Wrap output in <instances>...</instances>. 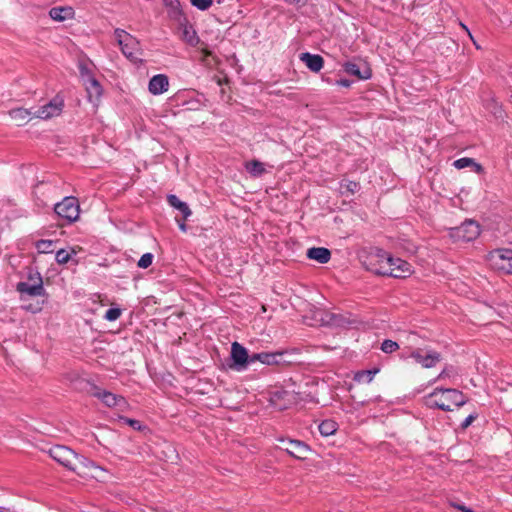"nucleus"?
<instances>
[{
    "instance_id": "nucleus-36",
    "label": "nucleus",
    "mask_w": 512,
    "mask_h": 512,
    "mask_svg": "<svg viewBox=\"0 0 512 512\" xmlns=\"http://www.w3.org/2000/svg\"><path fill=\"white\" fill-rule=\"evenodd\" d=\"M47 186H49V187L51 186V185L49 184V182H47V181H39V182L34 186V193H35L36 195H38V194H43V193H44V190H45V188H46Z\"/></svg>"
},
{
    "instance_id": "nucleus-47",
    "label": "nucleus",
    "mask_w": 512,
    "mask_h": 512,
    "mask_svg": "<svg viewBox=\"0 0 512 512\" xmlns=\"http://www.w3.org/2000/svg\"><path fill=\"white\" fill-rule=\"evenodd\" d=\"M462 27L467 31V33L469 34V37L471 38V40L473 41L474 45L478 44V41H475L472 34L470 33V31L468 30V28L462 24Z\"/></svg>"
},
{
    "instance_id": "nucleus-21",
    "label": "nucleus",
    "mask_w": 512,
    "mask_h": 512,
    "mask_svg": "<svg viewBox=\"0 0 512 512\" xmlns=\"http://www.w3.org/2000/svg\"><path fill=\"white\" fill-rule=\"evenodd\" d=\"M167 202L170 206L181 212L184 220L191 216L192 211L186 202L181 201L176 195L170 194L167 196Z\"/></svg>"
},
{
    "instance_id": "nucleus-7",
    "label": "nucleus",
    "mask_w": 512,
    "mask_h": 512,
    "mask_svg": "<svg viewBox=\"0 0 512 512\" xmlns=\"http://www.w3.org/2000/svg\"><path fill=\"white\" fill-rule=\"evenodd\" d=\"M54 211L59 217L72 223L79 217L80 207L78 199L73 196L65 197L61 202L55 204Z\"/></svg>"
},
{
    "instance_id": "nucleus-22",
    "label": "nucleus",
    "mask_w": 512,
    "mask_h": 512,
    "mask_svg": "<svg viewBox=\"0 0 512 512\" xmlns=\"http://www.w3.org/2000/svg\"><path fill=\"white\" fill-rule=\"evenodd\" d=\"M50 17L55 21H64L74 16V10L69 7H53L49 11Z\"/></svg>"
},
{
    "instance_id": "nucleus-31",
    "label": "nucleus",
    "mask_w": 512,
    "mask_h": 512,
    "mask_svg": "<svg viewBox=\"0 0 512 512\" xmlns=\"http://www.w3.org/2000/svg\"><path fill=\"white\" fill-rule=\"evenodd\" d=\"M153 258L154 256L152 253L143 254L137 263L138 267L142 269L148 268L152 264Z\"/></svg>"
},
{
    "instance_id": "nucleus-44",
    "label": "nucleus",
    "mask_w": 512,
    "mask_h": 512,
    "mask_svg": "<svg viewBox=\"0 0 512 512\" xmlns=\"http://www.w3.org/2000/svg\"><path fill=\"white\" fill-rule=\"evenodd\" d=\"M176 221L178 223V226H179V229L182 231V232H186L187 231V226L185 224V220L184 218L182 220H179L176 218Z\"/></svg>"
},
{
    "instance_id": "nucleus-8",
    "label": "nucleus",
    "mask_w": 512,
    "mask_h": 512,
    "mask_svg": "<svg viewBox=\"0 0 512 512\" xmlns=\"http://www.w3.org/2000/svg\"><path fill=\"white\" fill-rule=\"evenodd\" d=\"M488 259L493 268L512 273V249H495L489 253Z\"/></svg>"
},
{
    "instance_id": "nucleus-17",
    "label": "nucleus",
    "mask_w": 512,
    "mask_h": 512,
    "mask_svg": "<svg viewBox=\"0 0 512 512\" xmlns=\"http://www.w3.org/2000/svg\"><path fill=\"white\" fill-rule=\"evenodd\" d=\"M99 399H101L108 407H123L126 405L124 397L118 396L108 391H101L95 393Z\"/></svg>"
},
{
    "instance_id": "nucleus-33",
    "label": "nucleus",
    "mask_w": 512,
    "mask_h": 512,
    "mask_svg": "<svg viewBox=\"0 0 512 512\" xmlns=\"http://www.w3.org/2000/svg\"><path fill=\"white\" fill-rule=\"evenodd\" d=\"M472 164H474V159L464 157V158H460V159H457L456 161H454L453 165L457 169H463L466 167H471Z\"/></svg>"
},
{
    "instance_id": "nucleus-28",
    "label": "nucleus",
    "mask_w": 512,
    "mask_h": 512,
    "mask_svg": "<svg viewBox=\"0 0 512 512\" xmlns=\"http://www.w3.org/2000/svg\"><path fill=\"white\" fill-rule=\"evenodd\" d=\"M378 370H363L355 375V380L358 382L370 383Z\"/></svg>"
},
{
    "instance_id": "nucleus-37",
    "label": "nucleus",
    "mask_w": 512,
    "mask_h": 512,
    "mask_svg": "<svg viewBox=\"0 0 512 512\" xmlns=\"http://www.w3.org/2000/svg\"><path fill=\"white\" fill-rule=\"evenodd\" d=\"M121 420L124 421L126 424H128L135 430H139L141 428V424L138 420L130 419L127 417H121Z\"/></svg>"
},
{
    "instance_id": "nucleus-35",
    "label": "nucleus",
    "mask_w": 512,
    "mask_h": 512,
    "mask_svg": "<svg viewBox=\"0 0 512 512\" xmlns=\"http://www.w3.org/2000/svg\"><path fill=\"white\" fill-rule=\"evenodd\" d=\"M120 315H121V309H119V308H109L106 311L104 318L107 321H115V320H117L120 317Z\"/></svg>"
},
{
    "instance_id": "nucleus-26",
    "label": "nucleus",
    "mask_w": 512,
    "mask_h": 512,
    "mask_svg": "<svg viewBox=\"0 0 512 512\" xmlns=\"http://www.w3.org/2000/svg\"><path fill=\"white\" fill-rule=\"evenodd\" d=\"M319 432L323 436H330L337 431V423L333 420H324L318 426Z\"/></svg>"
},
{
    "instance_id": "nucleus-3",
    "label": "nucleus",
    "mask_w": 512,
    "mask_h": 512,
    "mask_svg": "<svg viewBox=\"0 0 512 512\" xmlns=\"http://www.w3.org/2000/svg\"><path fill=\"white\" fill-rule=\"evenodd\" d=\"M115 39L123 55L133 63L141 62L142 49L137 38L122 29H115Z\"/></svg>"
},
{
    "instance_id": "nucleus-18",
    "label": "nucleus",
    "mask_w": 512,
    "mask_h": 512,
    "mask_svg": "<svg viewBox=\"0 0 512 512\" xmlns=\"http://www.w3.org/2000/svg\"><path fill=\"white\" fill-rule=\"evenodd\" d=\"M306 256L318 263L326 264L331 259V252L325 247H312L307 250Z\"/></svg>"
},
{
    "instance_id": "nucleus-24",
    "label": "nucleus",
    "mask_w": 512,
    "mask_h": 512,
    "mask_svg": "<svg viewBox=\"0 0 512 512\" xmlns=\"http://www.w3.org/2000/svg\"><path fill=\"white\" fill-rule=\"evenodd\" d=\"M85 85L89 100H98L102 94V87L96 78H89V81H85Z\"/></svg>"
},
{
    "instance_id": "nucleus-38",
    "label": "nucleus",
    "mask_w": 512,
    "mask_h": 512,
    "mask_svg": "<svg viewBox=\"0 0 512 512\" xmlns=\"http://www.w3.org/2000/svg\"><path fill=\"white\" fill-rule=\"evenodd\" d=\"M477 418V415H469L462 423H461V428L462 429H466L468 428L472 422Z\"/></svg>"
},
{
    "instance_id": "nucleus-25",
    "label": "nucleus",
    "mask_w": 512,
    "mask_h": 512,
    "mask_svg": "<svg viewBox=\"0 0 512 512\" xmlns=\"http://www.w3.org/2000/svg\"><path fill=\"white\" fill-rule=\"evenodd\" d=\"M246 170L253 176L259 177L265 173V168L262 162L258 160H252L245 164Z\"/></svg>"
},
{
    "instance_id": "nucleus-49",
    "label": "nucleus",
    "mask_w": 512,
    "mask_h": 512,
    "mask_svg": "<svg viewBox=\"0 0 512 512\" xmlns=\"http://www.w3.org/2000/svg\"><path fill=\"white\" fill-rule=\"evenodd\" d=\"M500 20H501V22H503V23H511V20H510V19H506V20H502V19H500Z\"/></svg>"
},
{
    "instance_id": "nucleus-32",
    "label": "nucleus",
    "mask_w": 512,
    "mask_h": 512,
    "mask_svg": "<svg viewBox=\"0 0 512 512\" xmlns=\"http://www.w3.org/2000/svg\"><path fill=\"white\" fill-rule=\"evenodd\" d=\"M71 258V254L64 249H60L56 252V262L58 264H66Z\"/></svg>"
},
{
    "instance_id": "nucleus-46",
    "label": "nucleus",
    "mask_w": 512,
    "mask_h": 512,
    "mask_svg": "<svg viewBox=\"0 0 512 512\" xmlns=\"http://www.w3.org/2000/svg\"><path fill=\"white\" fill-rule=\"evenodd\" d=\"M5 205L10 206V207L13 208L14 206H16V203H15L14 199L8 198V199L5 200Z\"/></svg>"
},
{
    "instance_id": "nucleus-27",
    "label": "nucleus",
    "mask_w": 512,
    "mask_h": 512,
    "mask_svg": "<svg viewBox=\"0 0 512 512\" xmlns=\"http://www.w3.org/2000/svg\"><path fill=\"white\" fill-rule=\"evenodd\" d=\"M56 241L53 240H38L35 247L39 253H52L55 248Z\"/></svg>"
},
{
    "instance_id": "nucleus-15",
    "label": "nucleus",
    "mask_w": 512,
    "mask_h": 512,
    "mask_svg": "<svg viewBox=\"0 0 512 512\" xmlns=\"http://www.w3.org/2000/svg\"><path fill=\"white\" fill-rule=\"evenodd\" d=\"M169 80L164 74H157L153 76L148 85L149 92L153 95H159L168 90Z\"/></svg>"
},
{
    "instance_id": "nucleus-45",
    "label": "nucleus",
    "mask_w": 512,
    "mask_h": 512,
    "mask_svg": "<svg viewBox=\"0 0 512 512\" xmlns=\"http://www.w3.org/2000/svg\"><path fill=\"white\" fill-rule=\"evenodd\" d=\"M18 216H20L18 211L17 210H12L10 215L7 213L6 218L7 219H11V218H16Z\"/></svg>"
},
{
    "instance_id": "nucleus-29",
    "label": "nucleus",
    "mask_w": 512,
    "mask_h": 512,
    "mask_svg": "<svg viewBox=\"0 0 512 512\" xmlns=\"http://www.w3.org/2000/svg\"><path fill=\"white\" fill-rule=\"evenodd\" d=\"M398 349H399L398 343L393 340H390V339L384 340L381 344V350L387 354L393 353Z\"/></svg>"
},
{
    "instance_id": "nucleus-23",
    "label": "nucleus",
    "mask_w": 512,
    "mask_h": 512,
    "mask_svg": "<svg viewBox=\"0 0 512 512\" xmlns=\"http://www.w3.org/2000/svg\"><path fill=\"white\" fill-rule=\"evenodd\" d=\"M11 119L17 126H22L31 120V113L24 108H16L9 112Z\"/></svg>"
},
{
    "instance_id": "nucleus-43",
    "label": "nucleus",
    "mask_w": 512,
    "mask_h": 512,
    "mask_svg": "<svg viewBox=\"0 0 512 512\" xmlns=\"http://www.w3.org/2000/svg\"><path fill=\"white\" fill-rule=\"evenodd\" d=\"M337 84L339 86L348 88V87L351 86L352 82L350 80H348V79H340V80L337 81Z\"/></svg>"
},
{
    "instance_id": "nucleus-50",
    "label": "nucleus",
    "mask_w": 512,
    "mask_h": 512,
    "mask_svg": "<svg viewBox=\"0 0 512 512\" xmlns=\"http://www.w3.org/2000/svg\"><path fill=\"white\" fill-rule=\"evenodd\" d=\"M40 307H37L35 310H32L33 312H37V311H40Z\"/></svg>"
},
{
    "instance_id": "nucleus-5",
    "label": "nucleus",
    "mask_w": 512,
    "mask_h": 512,
    "mask_svg": "<svg viewBox=\"0 0 512 512\" xmlns=\"http://www.w3.org/2000/svg\"><path fill=\"white\" fill-rule=\"evenodd\" d=\"M480 232V225L476 221L466 219L461 225L449 228L448 236L454 243H466L474 241Z\"/></svg>"
},
{
    "instance_id": "nucleus-11",
    "label": "nucleus",
    "mask_w": 512,
    "mask_h": 512,
    "mask_svg": "<svg viewBox=\"0 0 512 512\" xmlns=\"http://www.w3.org/2000/svg\"><path fill=\"white\" fill-rule=\"evenodd\" d=\"M410 357L424 368H432L441 360L440 353L430 350L424 355L422 349L413 350Z\"/></svg>"
},
{
    "instance_id": "nucleus-14",
    "label": "nucleus",
    "mask_w": 512,
    "mask_h": 512,
    "mask_svg": "<svg viewBox=\"0 0 512 512\" xmlns=\"http://www.w3.org/2000/svg\"><path fill=\"white\" fill-rule=\"evenodd\" d=\"M283 361V352H261L254 353V365L260 363L262 365L272 366L279 365Z\"/></svg>"
},
{
    "instance_id": "nucleus-4",
    "label": "nucleus",
    "mask_w": 512,
    "mask_h": 512,
    "mask_svg": "<svg viewBox=\"0 0 512 512\" xmlns=\"http://www.w3.org/2000/svg\"><path fill=\"white\" fill-rule=\"evenodd\" d=\"M377 275L404 278L411 274V265L400 258L387 257L379 268H371Z\"/></svg>"
},
{
    "instance_id": "nucleus-52",
    "label": "nucleus",
    "mask_w": 512,
    "mask_h": 512,
    "mask_svg": "<svg viewBox=\"0 0 512 512\" xmlns=\"http://www.w3.org/2000/svg\"><path fill=\"white\" fill-rule=\"evenodd\" d=\"M511 480H512V475H511Z\"/></svg>"
},
{
    "instance_id": "nucleus-12",
    "label": "nucleus",
    "mask_w": 512,
    "mask_h": 512,
    "mask_svg": "<svg viewBox=\"0 0 512 512\" xmlns=\"http://www.w3.org/2000/svg\"><path fill=\"white\" fill-rule=\"evenodd\" d=\"M63 108V101L58 99H53L46 105L42 106L35 112V116L40 119H49L54 116L60 115Z\"/></svg>"
},
{
    "instance_id": "nucleus-51",
    "label": "nucleus",
    "mask_w": 512,
    "mask_h": 512,
    "mask_svg": "<svg viewBox=\"0 0 512 512\" xmlns=\"http://www.w3.org/2000/svg\"><path fill=\"white\" fill-rule=\"evenodd\" d=\"M27 281H29L30 283H33V280H29V278L27 279Z\"/></svg>"
},
{
    "instance_id": "nucleus-6",
    "label": "nucleus",
    "mask_w": 512,
    "mask_h": 512,
    "mask_svg": "<svg viewBox=\"0 0 512 512\" xmlns=\"http://www.w3.org/2000/svg\"><path fill=\"white\" fill-rule=\"evenodd\" d=\"M231 363L229 368L235 371H244L254 366V353L248 354V350L238 342L231 345Z\"/></svg>"
},
{
    "instance_id": "nucleus-30",
    "label": "nucleus",
    "mask_w": 512,
    "mask_h": 512,
    "mask_svg": "<svg viewBox=\"0 0 512 512\" xmlns=\"http://www.w3.org/2000/svg\"><path fill=\"white\" fill-rule=\"evenodd\" d=\"M79 72L82 77V79L85 81H89V78H94L91 69L89 68L87 63L80 62L79 65Z\"/></svg>"
},
{
    "instance_id": "nucleus-16",
    "label": "nucleus",
    "mask_w": 512,
    "mask_h": 512,
    "mask_svg": "<svg viewBox=\"0 0 512 512\" xmlns=\"http://www.w3.org/2000/svg\"><path fill=\"white\" fill-rule=\"evenodd\" d=\"M300 60L305 63V65L312 72H319L324 65V60L320 55L311 54L309 52L301 53Z\"/></svg>"
},
{
    "instance_id": "nucleus-19",
    "label": "nucleus",
    "mask_w": 512,
    "mask_h": 512,
    "mask_svg": "<svg viewBox=\"0 0 512 512\" xmlns=\"http://www.w3.org/2000/svg\"><path fill=\"white\" fill-rule=\"evenodd\" d=\"M164 6L168 9V16L172 19L181 23V20H185L183 15L180 1L179 0H162Z\"/></svg>"
},
{
    "instance_id": "nucleus-41",
    "label": "nucleus",
    "mask_w": 512,
    "mask_h": 512,
    "mask_svg": "<svg viewBox=\"0 0 512 512\" xmlns=\"http://www.w3.org/2000/svg\"><path fill=\"white\" fill-rule=\"evenodd\" d=\"M359 188V185L358 183L356 182H352L350 181L347 185V189L351 192V193H355Z\"/></svg>"
},
{
    "instance_id": "nucleus-10",
    "label": "nucleus",
    "mask_w": 512,
    "mask_h": 512,
    "mask_svg": "<svg viewBox=\"0 0 512 512\" xmlns=\"http://www.w3.org/2000/svg\"><path fill=\"white\" fill-rule=\"evenodd\" d=\"M344 71L360 80H367L371 77L372 71L368 63L362 60L348 61L343 64Z\"/></svg>"
},
{
    "instance_id": "nucleus-40",
    "label": "nucleus",
    "mask_w": 512,
    "mask_h": 512,
    "mask_svg": "<svg viewBox=\"0 0 512 512\" xmlns=\"http://www.w3.org/2000/svg\"><path fill=\"white\" fill-rule=\"evenodd\" d=\"M451 505H452L454 508H456V509H458V510H460V511H462V512H475V511H473L472 509H470V508L466 507V506H465V505H463V504L451 503Z\"/></svg>"
},
{
    "instance_id": "nucleus-2",
    "label": "nucleus",
    "mask_w": 512,
    "mask_h": 512,
    "mask_svg": "<svg viewBox=\"0 0 512 512\" xmlns=\"http://www.w3.org/2000/svg\"><path fill=\"white\" fill-rule=\"evenodd\" d=\"M467 402L466 397L457 389L436 388L426 397V403L429 407H436L443 411H452L453 406L461 407Z\"/></svg>"
},
{
    "instance_id": "nucleus-42",
    "label": "nucleus",
    "mask_w": 512,
    "mask_h": 512,
    "mask_svg": "<svg viewBox=\"0 0 512 512\" xmlns=\"http://www.w3.org/2000/svg\"><path fill=\"white\" fill-rule=\"evenodd\" d=\"M471 167H472V168L474 169V171H475L476 173H478V174H482V173L484 172V168L482 167V165H481V164H479V163H477V162H475V161H474V164H472V166H471Z\"/></svg>"
},
{
    "instance_id": "nucleus-48",
    "label": "nucleus",
    "mask_w": 512,
    "mask_h": 512,
    "mask_svg": "<svg viewBox=\"0 0 512 512\" xmlns=\"http://www.w3.org/2000/svg\"><path fill=\"white\" fill-rule=\"evenodd\" d=\"M446 375H447V374H446V370H443V371L438 375V377H437L436 379H434V380H433V382H435V381H436V380H438V379H442V378H444Z\"/></svg>"
},
{
    "instance_id": "nucleus-34",
    "label": "nucleus",
    "mask_w": 512,
    "mask_h": 512,
    "mask_svg": "<svg viewBox=\"0 0 512 512\" xmlns=\"http://www.w3.org/2000/svg\"><path fill=\"white\" fill-rule=\"evenodd\" d=\"M190 2L201 11L209 9L213 4V0H190Z\"/></svg>"
},
{
    "instance_id": "nucleus-13",
    "label": "nucleus",
    "mask_w": 512,
    "mask_h": 512,
    "mask_svg": "<svg viewBox=\"0 0 512 512\" xmlns=\"http://www.w3.org/2000/svg\"><path fill=\"white\" fill-rule=\"evenodd\" d=\"M284 450L296 459H305L310 451L308 445L299 440H288L286 441V447Z\"/></svg>"
},
{
    "instance_id": "nucleus-9",
    "label": "nucleus",
    "mask_w": 512,
    "mask_h": 512,
    "mask_svg": "<svg viewBox=\"0 0 512 512\" xmlns=\"http://www.w3.org/2000/svg\"><path fill=\"white\" fill-rule=\"evenodd\" d=\"M29 280H33V283L22 281L17 284V291L20 292L21 295L32 297L45 295L43 280L39 272H29Z\"/></svg>"
},
{
    "instance_id": "nucleus-39",
    "label": "nucleus",
    "mask_w": 512,
    "mask_h": 512,
    "mask_svg": "<svg viewBox=\"0 0 512 512\" xmlns=\"http://www.w3.org/2000/svg\"><path fill=\"white\" fill-rule=\"evenodd\" d=\"M284 1L290 5H294L298 8L305 6L307 3V0H284Z\"/></svg>"
},
{
    "instance_id": "nucleus-1",
    "label": "nucleus",
    "mask_w": 512,
    "mask_h": 512,
    "mask_svg": "<svg viewBox=\"0 0 512 512\" xmlns=\"http://www.w3.org/2000/svg\"><path fill=\"white\" fill-rule=\"evenodd\" d=\"M48 453L56 462L79 476L87 475L93 469H99L93 461L78 455L67 446L55 445L49 449Z\"/></svg>"
},
{
    "instance_id": "nucleus-20",
    "label": "nucleus",
    "mask_w": 512,
    "mask_h": 512,
    "mask_svg": "<svg viewBox=\"0 0 512 512\" xmlns=\"http://www.w3.org/2000/svg\"><path fill=\"white\" fill-rule=\"evenodd\" d=\"M182 30L181 38L190 45H196L199 42V38L192 25L188 24L187 20H181L179 23Z\"/></svg>"
}]
</instances>
